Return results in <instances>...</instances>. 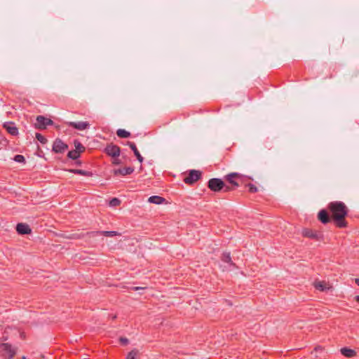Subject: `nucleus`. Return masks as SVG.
<instances>
[{
	"mask_svg": "<svg viewBox=\"0 0 359 359\" xmlns=\"http://www.w3.org/2000/svg\"><path fill=\"white\" fill-rule=\"evenodd\" d=\"M327 208L332 214V217L336 226L339 228H344L347 226V222L345 220L348 215V208L344 203L341 201L330 202Z\"/></svg>",
	"mask_w": 359,
	"mask_h": 359,
	"instance_id": "obj_1",
	"label": "nucleus"
},
{
	"mask_svg": "<svg viewBox=\"0 0 359 359\" xmlns=\"http://www.w3.org/2000/svg\"><path fill=\"white\" fill-rule=\"evenodd\" d=\"M127 145L130 147V148L133 150L135 156H136L137 159L140 163H142L144 161V158L141 156L140 153L139 152L135 144L133 142H128Z\"/></svg>",
	"mask_w": 359,
	"mask_h": 359,
	"instance_id": "obj_15",
	"label": "nucleus"
},
{
	"mask_svg": "<svg viewBox=\"0 0 359 359\" xmlns=\"http://www.w3.org/2000/svg\"><path fill=\"white\" fill-rule=\"evenodd\" d=\"M16 231L19 234L21 235L29 234L32 231L29 226L24 223L18 224L16 226Z\"/></svg>",
	"mask_w": 359,
	"mask_h": 359,
	"instance_id": "obj_11",
	"label": "nucleus"
},
{
	"mask_svg": "<svg viewBox=\"0 0 359 359\" xmlns=\"http://www.w3.org/2000/svg\"><path fill=\"white\" fill-rule=\"evenodd\" d=\"M104 152L112 158H118L121 153V149L118 146L111 143L106 146Z\"/></svg>",
	"mask_w": 359,
	"mask_h": 359,
	"instance_id": "obj_8",
	"label": "nucleus"
},
{
	"mask_svg": "<svg viewBox=\"0 0 359 359\" xmlns=\"http://www.w3.org/2000/svg\"><path fill=\"white\" fill-rule=\"evenodd\" d=\"M22 359H26V358H25V356H23V357L22 358Z\"/></svg>",
	"mask_w": 359,
	"mask_h": 359,
	"instance_id": "obj_39",
	"label": "nucleus"
},
{
	"mask_svg": "<svg viewBox=\"0 0 359 359\" xmlns=\"http://www.w3.org/2000/svg\"><path fill=\"white\" fill-rule=\"evenodd\" d=\"M314 287L316 289L320 291H325L326 290L329 289V287L327 286V284L325 281L315 282Z\"/></svg>",
	"mask_w": 359,
	"mask_h": 359,
	"instance_id": "obj_19",
	"label": "nucleus"
},
{
	"mask_svg": "<svg viewBox=\"0 0 359 359\" xmlns=\"http://www.w3.org/2000/svg\"><path fill=\"white\" fill-rule=\"evenodd\" d=\"M355 282L359 286V278H355Z\"/></svg>",
	"mask_w": 359,
	"mask_h": 359,
	"instance_id": "obj_36",
	"label": "nucleus"
},
{
	"mask_svg": "<svg viewBox=\"0 0 359 359\" xmlns=\"http://www.w3.org/2000/svg\"><path fill=\"white\" fill-rule=\"evenodd\" d=\"M202 172L200 170H191L189 171L187 176L184 179V182L187 184H193L201 179Z\"/></svg>",
	"mask_w": 359,
	"mask_h": 359,
	"instance_id": "obj_4",
	"label": "nucleus"
},
{
	"mask_svg": "<svg viewBox=\"0 0 359 359\" xmlns=\"http://www.w3.org/2000/svg\"><path fill=\"white\" fill-rule=\"evenodd\" d=\"M68 149V145L60 138H57L53 144L52 150L56 154H63Z\"/></svg>",
	"mask_w": 359,
	"mask_h": 359,
	"instance_id": "obj_7",
	"label": "nucleus"
},
{
	"mask_svg": "<svg viewBox=\"0 0 359 359\" xmlns=\"http://www.w3.org/2000/svg\"><path fill=\"white\" fill-rule=\"evenodd\" d=\"M80 155L81 154H79V151H75L74 149L68 152L67 157L72 160H76L80 157Z\"/></svg>",
	"mask_w": 359,
	"mask_h": 359,
	"instance_id": "obj_22",
	"label": "nucleus"
},
{
	"mask_svg": "<svg viewBox=\"0 0 359 359\" xmlns=\"http://www.w3.org/2000/svg\"><path fill=\"white\" fill-rule=\"evenodd\" d=\"M102 236H104L106 237H113L115 236H120L121 233L116 231H102Z\"/></svg>",
	"mask_w": 359,
	"mask_h": 359,
	"instance_id": "obj_23",
	"label": "nucleus"
},
{
	"mask_svg": "<svg viewBox=\"0 0 359 359\" xmlns=\"http://www.w3.org/2000/svg\"><path fill=\"white\" fill-rule=\"evenodd\" d=\"M223 189H224V192H228V191H232L233 189L232 187L225 184V187H224Z\"/></svg>",
	"mask_w": 359,
	"mask_h": 359,
	"instance_id": "obj_33",
	"label": "nucleus"
},
{
	"mask_svg": "<svg viewBox=\"0 0 359 359\" xmlns=\"http://www.w3.org/2000/svg\"><path fill=\"white\" fill-rule=\"evenodd\" d=\"M340 351L343 355L347 358H352L356 355V352L354 350L346 347L341 348Z\"/></svg>",
	"mask_w": 359,
	"mask_h": 359,
	"instance_id": "obj_17",
	"label": "nucleus"
},
{
	"mask_svg": "<svg viewBox=\"0 0 359 359\" xmlns=\"http://www.w3.org/2000/svg\"><path fill=\"white\" fill-rule=\"evenodd\" d=\"M121 201L117 198H113L109 202V205L114 207L119 205Z\"/></svg>",
	"mask_w": 359,
	"mask_h": 359,
	"instance_id": "obj_29",
	"label": "nucleus"
},
{
	"mask_svg": "<svg viewBox=\"0 0 359 359\" xmlns=\"http://www.w3.org/2000/svg\"><path fill=\"white\" fill-rule=\"evenodd\" d=\"M120 341L122 344L123 345H126L128 344V339L127 338H125V337H121L120 338Z\"/></svg>",
	"mask_w": 359,
	"mask_h": 359,
	"instance_id": "obj_32",
	"label": "nucleus"
},
{
	"mask_svg": "<svg viewBox=\"0 0 359 359\" xmlns=\"http://www.w3.org/2000/svg\"><path fill=\"white\" fill-rule=\"evenodd\" d=\"M74 147H75L74 150L79 151L80 154L85 151V147L82 145V144L79 141L74 140Z\"/></svg>",
	"mask_w": 359,
	"mask_h": 359,
	"instance_id": "obj_24",
	"label": "nucleus"
},
{
	"mask_svg": "<svg viewBox=\"0 0 359 359\" xmlns=\"http://www.w3.org/2000/svg\"><path fill=\"white\" fill-rule=\"evenodd\" d=\"M243 178V174L239 172H231L226 175L224 179L234 187H238L239 183L237 179Z\"/></svg>",
	"mask_w": 359,
	"mask_h": 359,
	"instance_id": "obj_6",
	"label": "nucleus"
},
{
	"mask_svg": "<svg viewBox=\"0 0 359 359\" xmlns=\"http://www.w3.org/2000/svg\"><path fill=\"white\" fill-rule=\"evenodd\" d=\"M101 231H90V232H88L87 235L89 237H95V236H101L102 235Z\"/></svg>",
	"mask_w": 359,
	"mask_h": 359,
	"instance_id": "obj_31",
	"label": "nucleus"
},
{
	"mask_svg": "<svg viewBox=\"0 0 359 359\" xmlns=\"http://www.w3.org/2000/svg\"><path fill=\"white\" fill-rule=\"evenodd\" d=\"M221 259L227 263L230 266L236 267V264L232 262L230 252H225L222 254Z\"/></svg>",
	"mask_w": 359,
	"mask_h": 359,
	"instance_id": "obj_16",
	"label": "nucleus"
},
{
	"mask_svg": "<svg viewBox=\"0 0 359 359\" xmlns=\"http://www.w3.org/2000/svg\"><path fill=\"white\" fill-rule=\"evenodd\" d=\"M165 201V199L164 198L159 196H150L148 199L149 203L157 205L162 204Z\"/></svg>",
	"mask_w": 359,
	"mask_h": 359,
	"instance_id": "obj_18",
	"label": "nucleus"
},
{
	"mask_svg": "<svg viewBox=\"0 0 359 359\" xmlns=\"http://www.w3.org/2000/svg\"><path fill=\"white\" fill-rule=\"evenodd\" d=\"M36 138L39 142H41L43 144H45L48 142L47 139L41 133H36Z\"/></svg>",
	"mask_w": 359,
	"mask_h": 359,
	"instance_id": "obj_27",
	"label": "nucleus"
},
{
	"mask_svg": "<svg viewBox=\"0 0 359 359\" xmlns=\"http://www.w3.org/2000/svg\"><path fill=\"white\" fill-rule=\"evenodd\" d=\"M69 172L74 174L81 175L86 177H91L93 175V173L91 172L80 169H71L69 170Z\"/></svg>",
	"mask_w": 359,
	"mask_h": 359,
	"instance_id": "obj_20",
	"label": "nucleus"
},
{
	"mask_svg": "<svg viewBox=\"0 0 359 359\" xmlns=\"http://www.w3.org/2000/svg\"><path fill=\"white\" fill-rule=\"evenodd\" d=\"M116 135L120 138H128L131 135L130 132L126 131L124 129H118L116 131Z\"/></svg>",
	"mask_w": 359,
	"mask_h": 359,
	"instance_id": "obj_21",
	"label": "nucleus"
},
{
	"mask_svg": "<svg viewBox=\"0 0 359 359\" xmlns=\"http://www.w3.org/2000/svg\"><path fill=\"white\" fill-rule=\"evenodd\" d=\"M114 158V161H113L114 164L118 165V164L121 163V161L118 158Z\"/></svg>",
	"mask_w": 359,
	"mask_h": 359,
	"instance_id": "obj_34",
	"label": "nucleus"
},
{
	"mask_svg": "<svg viewBox=\"0 0 359 359\" xmlns=\"http://www.w3.org/2000/svg\"><path fill=\"white\" fill-rule=\"evenodd\" d=\"M355 299L356 302H359V295L355 296Z\"/></svg>",
	"mask_w": 359,
	"mask_h": 359,
	"instance_id": "obj_37",
	"label": "nucleus"
},
{
	"mask_svg": "<svg viewBox=\"0 0 359 359\" xmlns=\"http://www.w3.org/2000/svg\"><path fill=\"white\" fill-rule=\"evenodd\" d=\"M139 351L136 348L133 349L127 355V359H136V356L138 355Z\"/></svg>",
	"mask_w": 359,
	"mask_h": 359,
	"instance_id": "obj_25",
	"label": "nucleus"
},
{
	"mask_svg": "<svg viewBox=\"0 0 359 359\" xmlns=\"http://www.w3.org/2000/svg\"><path fill=\"white\" fill-rule=\"evenodd\" d=\"M318 219L324 224L329 223L331 220L329 213L324 209L319 211Z\"/></svg>",
	"mask_w": 359,
	"mask_h": 359,
	"instance_id": "obj_12",
	"label": "nucleus"
},
{
	"mask_svg": "<svg viewBox=\"0 0 359 359\" xmlns=\"http://www.w3.org/2000/svg\"><path fill=\"white\" fill-rule=\"evenodd\" d=\"M76 163V165H80L81 164V162L80 161H79Z\"/></svg>",
	"mask_w": 359,
	"mask_h": 359,
	"instance_id": "obj_38",
	"label": "nucleus"
},
{
	"mask_svg": "<svg viewBox=\"0 0 359 359\" xmlns=\"http://www.w3.org/2000/svg\"><path fill=\"white\" fill-rule=\"evenodd\" d=\"M16 350L8 343L0 344V354L4 359H12L16 354Z\"/></svg>",
	"mask_w": 359,
	"mask_h": 359,
	"instance_id": "obj_2",
	"label": "nucleus"
},
{
	"mask_svg": "<svg viewBox=\"0 0 359 359\" xmlns=\"http://www.w3.org/2000/svg\"><path fill=\"white\" fill-rule=\"evenodd\" d=\"M243 178L237 179L238 180V183H241V184H245L247 180H253L251 177L248 176V175H243Z\"/></svg>",
	"mask_w": 359,
	"mask_h": 359,
	"instance_id": "obj_30",
	"label": "nucleus"
},
{
	"mask_svg": "<svg viewBox=\"0 0 359 359\" xmlns=\"http://www.w3.org/2000/svg\"><path fill=\"white\" fill-rule=\"evenodd\" d=\"M67 124L79 130H83L90 127V123L88 121L68 122Z\"/></svg>",
	"mask_w": 359,
	"mask_h": 359,
	"instance_id": "obj_10",
	"label": "nucleus"
},
{
	"mask_svg": "<svg viewBox=\"0 0 359 359\" xmlns=\"http://www.w3.org/2000/svg\"><path fill=\"white\" fill-rule=\"evenodd\" d=\"M4 128L7 130L8 133L13 136H16L18 134V129L12 122H7L4 124Z\"/></svg>",
	"mask_w": 359,
	"mask_h": 359,
	"instance_id": "obj_13",
	"label": "nucleus"
},
{
	"mask_svg": "<svg viewBox=\"0 0 359 359\" xmlns=\"http://www.w3.org/2000/svg\"><path fill=\"white\" fill-rule=\"evenodd\" d=\"M302 236L316 241H320L323 238V236L320 232L310 229H304L302 230Z\"/></svg>",
	"mask_w": 359,
	"mask_h": 359,
	"instance_id": "obj_9",
	"label": "nucleus"
},
{
	"mask_svg": "<svg viewBox=\"0 0 359 359\" xmlns=\"http://www.w3.org/2000/svg\"><path fill=\"white\" fill-rule=\"evenodd\" d=\"M53 124V121L51 119L46 118L43 116H38L36 118L34 126L37 129L43 130L46 129L48 126H52Z\"/></svg>",
	"mask_w": 359,
	"mask_h": 359,
	"instance_id": "obj_5",
	"label": "nucleus"
},
{
	"mask_svg": "<svg viewBox=\"0 0 359 359\" xmlns=\"http://www.w3.org/2000/svg\"><path fill=\"white\" fill-rule=\"evenodd\" d=\"M146 287H133V290H143V289H145Z\"/></svg>",
	"mask_w": 359,
	"mask_h": 359,
	"instance_id": "obj_35",
	"label": "nucleus"
},
{
	"mask_svg": "<svg viewBox=\"0 0 359 359\" xmlns=\"http://www.w3.org/2000/svg\"><path fill=\"white\" fill-rule=\"evenodd\" d=\"M13 160L18 163H25V158L22 155L17 154L14 156Z\"/></svg>",
	"mask_w": 359,
	"mask_h": 359,
	"instance_id": "obj_28",
	"label": "nucleus"
},
{
	"mask_svg": "<svg viewBox=\"0 0 359 359\" xmlns=\"http://www.w3.org/2000/svg\"><path fill=\"white\" fill-rule=\"evenodd\" d=\"M245 187H248V191L250 193L254 194L258 191L257 187L251 183L245 184Z\"/></svg>",
	"mask_w": 359,
	"mask_h": 359,
	"instance_id": "obj_26",
	"label": "nucleus"
},
{
	"mask_svg": "<svg viewBox=\"0 0 359 359\" xmlns=\"http://www.w3.org/2000/svg\"><path fill=\"white\" fill-rule=\"evenodd\" d=\"M207 186L212 191L219 192L225 187V183L220 178H211L208 180Z\"/></svg>",
	"mask_w": 359,
	"mask_h": 359,
	"instance_id": "obj_3",
	"label": "nucleus"
},
{
	"mask_svg": "<svg viewBox=\"0 0 359 359\" xmlns=\"http://www.w3.org/2000/svg\"><path fill=\"white\" fill-rule=\"evenodd\" d=\"M134 172V168L132 167H126L123 168H118L114 170V173L115 175H130Z\"/></svg>",
	"mask_w": 359,
	"mask_h": 359,
	"instance_id": "obj_14",
	"label": "nucleus"
}]
</instances>
